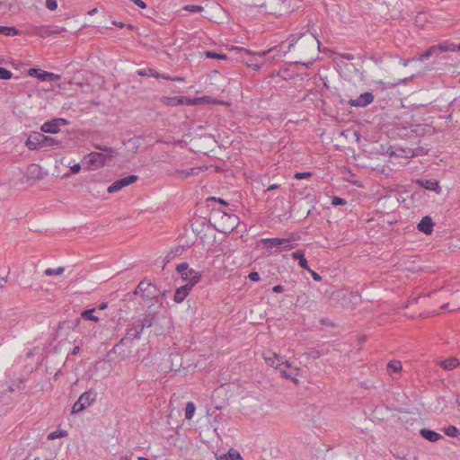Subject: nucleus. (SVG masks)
I'll use <instances>...</instances> for the list:
<instances>
[{"instance_id": "nucleus-1", "label": "nucleus", "mask_w": 460, "mask_h": 460, "mask_svg": "<svg viewBox=\"0 0 460 460\" xmlns=\"http://www.w3.org/2000/svg\"><path fill=\"white\" fill-rule=\"evenodd\" d=\"M320 42L311 33L302 34L296 40H291L288 44V51L294 52L295 63L308 66L314 60Z\"/></svg>"}, {"instance_id": "nucleus-2", "label": "nucleus", "mask_w": 460, "mask_h": 460, "mask_svg": "<svg viewBox=\"0 0 460 460\" xmlns=\"http://www.w3.org/2000/svg\"><path fill=\"white\" fill-rule=\"evenodd\" d=\"M98 148L102 152H91L86 156H84L83 160V163L85 165V169L87 171H94L102 168L110 163L117 155V152L113 148L101 146H98Z\"/></svg>"}, {"instance_id": "nucleus-3", "label": "nucleus", "mask_w": 460, "mask_h": 460, "mask_svg": "<svg viewBox=\"0 0 460 460\" xmlns=\"http://www.w3.org/2000/svg\"><path fill=\"white\" fill-rule=\"evenodd\" d=\"M269 13L285 15L293 13L300 6V0H268Z\"/></svg>"}, {"instance_id": "nucleus-4", "label": "nucleus", "mask_w": 460, "mask_h": 460, "mask_svg": "<svg viewBox=\"0 0 460 460\" xmlns=\"http://www.w3.org/2000/svg\"><path fill=\"white\" fill-rule=\"evenodd\" d=\"M134 295H141L145 300H152L160 295L157 287L146 279L141 280L133 292Z\"/></svg>"}, {"instance_id": "nucleus-5", "label": "nucleus", "mask_w": 460, "mask_h": 460, "mask_svg": "<svg viewBox=\"0 0 460 460\" xmlns=\"http://www.w3.org/2000/svg\"><path fill=\"white\" fill-rule=\"evenodd\" d=\"M96 397L97 393L93 389H90L83 393L78 400L74 403L71 413L77 414L83 411L96 401Z\"/></svg>"}, {"instance_id": "nucleus-6", "label": "nucleus", "mask_w": 460, "mask_h": 460, "mask_svg": "<svg viewBox=\"0 0 460 460\" xmlns=\"http://www.w3.org/2000/svg\"><path fill=\"white\" fill-rule=\"evenodd\" d=\"M294 237L292 238H266L262 239L261 242L266 249H270L273 247H278L282 244H287L283 247V250L288 251L296 246V243H290L292 241H295Z\"/></svg>"}, {"instance_id": "nucleus-7", "label": "nucleus", "mask_w": 460, "mask_h": 460, "mask_svg": "<svg viewBox=\"0 0 460 460\" xmlns=\"http://www.w3.org/2000/svg\"><path fill=\"white\" fill-rule=\"evenodd\" d=\"M141 333V328H139L137 324L135 323L134 325L127 329L125 337H123L119 341V342L114 346L113 349H116L118 347H119V345L126 344L128 342L131 343L135 340H138L140 338Z\"/></svg>"}, {"instance_id": "nucleus-8", "label": "nucleus", "mask_w": 460, "mask_h": 460, "mask_svg": "<svg viewBox=\"0 0 460 460\" xmlns=\"http://www.w3.org/2000/svg\"><path fill=\"white\" fill-rule=\"evenodd\" d=\"M201 170H202L201 167H192V168L184 169V170L171 169V170L167 171V175L171 178H174V179H178V180H185L188 177H190V175L198 174L199 172Z\"/></svg>"}, {"instance_id": "nucleus-9", "label": "nucleus", "mask_w": 460, "mask_h": 460, "mask_svg": "<svg viewBox=\"0 0 460 460\" xmlns=\"http://www.w3.org/2000/svg\"><path fill=\"white\" fill-rule=\"evenodd\" d=\"M263 358L265 361L272 367L276 369H281V365H285L286 367H290V364L288 360L283 361L282 358H280L278 354L275 352H272L270 350L266 351L263 354Z\"/></svg>"}, {"instance_id": "nucleus-10", "label": "nucleus", "mask_w": 460, "mask_h": 460, "mask_svg": "<svg viewBox=\"0 0 460 460\" xmlns=\"http://www.w3.org/2000/svg\"><path fill=\"white\" fill-rule=\"evenodd\" d=\"M137 180V175H134V174L128 175L125 178H122V179H119V180L114 181L111 185H110L108 187L107 191L109 193L116 192V191L121 190L122 188L134 183Z\"/></svg>"}, {"instance_id": "nucleus-11", "label": "nucleus", "mask_w": 460, "mask_h": 460, "mask_svg": "<svg viewBox=\"0 0 460 460\" xmlns=\"http://www.w3.org/2000/svg\"><path fill=\"white\" fill-rule=\"evenodd\" d=\"M46 140V136L40 133H35L34 135L30 136L26 142L25 146L30 150H36L39 148L44 147V141Z\"/></svg>"}, {"instance_id": "nucleus-12", "label": "nucleus", "mask_w": 460, "mask_h": 460, "mask_svg": "<svg viewBox=\"0 0 460 460\" xmlns=\"http://www.w3.org/2000/svg\"><path fill=\"white\" fill-rule=\"evenodd\" d=\"M45 176V172L42 171V168L35 164H30L27 168L26 172V180L30 181H40L42 180Z\"/></svg>"}, {"instance_id": "nucleus-13", "label": "nucleus", "mask_w": 460, "mask_h": 460, "mask_svg": "<svg viewBox=\"0 0 460 460\" xmlns=\"http://www.w3.org/2000/svg\"><path fill=\"white\" fill-rule=\"evenodd\" d=\"M374 101L372 93L367 92L359 95L357 99H350L349 104L353 107H366Z\"/></svg>"}, {"instance_id": "nucleus-14", "label": "nucleus", "mask_w": 460, "mask_h": 460, "mask_svg": "<svg viewBox=\"0 0 460 460\" xmlns=\"http://www.w3.org/2000/svg\"><path fill=\"white\" fill-rule=\"evenodd\" d=\"M66 124V121L64 119H57L51 121H47L41 126V130L46 133L56 134L59 131V124Z\"/></svg>"}, {"instance_id": "nucleus-15", "label": "nucleus", "mask_w": 460, "mask_h": 460, "mask_svg": "<svg viewBox=\"0 0 460 460\" xmlns=\"http://www.w3.org/2000/svg\"><path fill=\"white\" fill-rule=\"evenodd\" d=\"M181 277L182 280L187 281V284H191V286L194 287L200 280L201 272L190 268V270L182 273Z\"/></svg>"}, {"instance_id": "nucleus-16", "label": "nucleus", "mask_w": 460, "mask_h": 460, "mask_svg": "<svg viewBox=\"0 0 460 460\" xmlns=\"http://www.w3.org/2000/svg\"><path fill=\"white\" fill-rule=\"evenodd\" d=\"M191 284H185L175 290L174 293V301L176 303H181L185 299V297L189 295L190 291L192 289Z\"/></svg>"}, {"instance_id": "nucleus-17", "label": "nucleus", "mask_w": 460, "mask_h": 460, "mask_svg": "<svg viewBox=\"0 0 460 460\" xmlns=\"http://www.w3.org/2000/svg\"><path fill=\"white\" fill-rule=\"evenodd\" d=\"M438 364L445 370L450 371L460 366V361L457 358L451 357L444 360H440Z\"/></svg>"}, {"instance_id": "nucleus-18", "label": "nucleus", "mask_w": 460, "mask_h": 460, "mask_svg": "<svg viewBox=\"0 0 460 460\" xmlns=\"http://www.w3.org/2000/svg\"><path fill=\"white\" fill-rule=\"evenodd\" d=\"M420 434L421 435L422 438L430 442H436L443 438V436L440 435L439 433L429 429H421L420 430Z\"/></svg>"}, {"instance_id": "nucleus-19", "label": "nucleus", "mask_w": 460, "mask_h": 460, "mask_svg": "<svg viewBox=\"0 0 460 460\" xmlns=\"http://www.w3.org/2000/svg\"><path fill=\"white\" fill-rule=\"evenodd\" d=\"M416 183L429 190L439 191L440 190L439 183L436 180H417Z\"/></svg>"}, {"instance_id": "nucleus-20", "label": "nucleus", "mask_w": 460, "mask_h": 460, "mask_svg": "<svg viewBox=\"0 0 460 460\" xmlns=\"http://www.w3.org/2000/svg\"><path fill=\"white\" fill-rule=\"evenodd\" d=\"M245 4L251 8L262 9L265 13H269V1L268 0H244Z\"/></svg>"}, {"instance_id": "nucleus-21", "label": "nucleus", "mask_w": 460, "mask_h": 460, "mask_svg": "<svg viewBox=\"0 0 460 460\" xmlns=\"http://www.w3.org/2000/svg\"><path fill=\"white\" fill-rule=\"evenodd\" d=\"M431 21V16L424 12H420L415 17V23L421 29H424Z\"/></svg>"}, {"instance_id": "nucleus-22", "label": "nucleus", "mask_w": 460, "mask_h": 460, "mask_svg": "<svg viewBox=\"0 0 460 460\" xmlns=\"http://www.w3.org/2000/svg\"><path fill=\"white\" fill-rule=\"evenodd\" d=\"M434 224L432 218L429 216L424 217L421 221L418 224V230H432Z\"/></svg>"}, {"instance_id": "nucleus-23", "label": "nucleus", "mask_w": 460, "mask_h": 460, "mask_svg": "<svg viewBox=\"0 0 460 460\" xmlns=\"http://www.w3.org/2000/svg\"><path fill=\"white\" fill-rule=\"evenodd\" d=\"M391 155L409 159V158L413 157L415 155V153L411 149L405 150V149L400 148V149H396L395 151H392Z\"/></svg>"}, {"instance_id": "nucleus-24", "label": "nucleus", "mask_w": 460, "mask_h": 460, "mask_svg": "<svg viewBox=\"0 0 460 460\" xmlns=\"http://www.w3.org/2000/svg\"><path fill=\"white\" fill-rule=\"evenodd\" d=\"M95 308L86 309L81 313V318L87 321L98 322L99 317L94 315Z\"/></svg>"}, {"instance_id": "nucleus-25", "label": "nucleus", "mask_w": 460, "mask_h": 460, "mask_svg": "<svg viewBox=\"0 0 460 460\" xmlns=\"http://www.w3.org/2000/svg\"><path fill=\"white\" fill-rule=\"evenodd\" d=\"M153 319L154 315L147 314L141 321L137 323V324L139 328H141V331L143 332L145 328H149L153 325Z\"/></svg>"}, {"instance_id": "nucleus-26", "label": "nucleus", "mask_w": 460, "mask_h": 460, "mask_svg": "<svg viewBox=\"0 0 460 460\" xmlns=\"http://www.w3.org/2000/svg\"><path fill=\"white\" fill-rule=\"evenodd\" d=\"M433 47L436 49V53L456 51V44H438L433 45Z\"/></svg>"}, {"instance_id": "nucleus-27", "label": "nucleus", "mask_w": 460, "mask_h": 460, "mask_svg": "<svg viewBox=\"0 0 460 460\" xmlns=\"http://www.w3.org/2000/svg\"><path fill=\"white\" fill-rule=\"evenodd\" d=\"M179 100H180V104H183V105H198V104H201V100L202 99H190L189 97H186V96H179Z\"/></svg>"}, {"instance_id": "nucleus-28", "label": "nucleus", "mask_w": 460, "mask_h": 460, "mask_svg": "<svg viewBox=\"0 0 460 460\" xmlns=\"http://www.w3.org/2000/svg\"><path fill=\"white\" fill-rule=\"evenodd\" d=\"M434 54H436V49L433 46H430L425 52L420 54L416 59L423 62Z\"/></svg>"}, {"instance_id": "nucleus-29", "label": "nucleus", "mask_w": 460, "mask_h": 460, "mask_svg": "<svg viewBox=\"0 0 460 460\" xmlns=\"http://www.w3.org/2000/svg\"><path fill=\"white\" fill-rule=\"evenodd\" d=\"M195 404L192 402H188L185 406V418L187 420H191L195 413Z\"/></svg>"}, {"instance_id": "nucleus-30", "label": "nucleus", "mask_w": 460, "mask_h": 460, "mask_svg": "<svg viewBox=\"0 0 460 460\" xmlns=\"http://www.w3.org/2000/svg\"><path fill=\"white\" fill-rule=\"evenodd\" d=\"M19 31L15 27L0 26V34L6 36H15Z\"/></svg>"}, {"instance_id": "nucleus-31", "label": "nucleus", "mask_w": 460, "mask_h": 460, "mask_svg": "<svg viewBox=\"0 0 460 460\" xmlns=\"http://www.w3.org/2000/svg\"><path fill=\"white\" fill-rule=\"evenodd\" d=\"M387 369L389 372H400L402 370V363L398 360H391L387 364Z\"/></svg>"}, {"instance_id": "nucleus-32", "label": "nucleus", "mask_w": 460, "mask_h": 460, "mask_svg": "<svg viewBox=\"0 0 460 460\" xmlns=\"http://www.w3.org/2000/svg\"><path fill=\"white\" fill-rule=\"evenodd\" d=\"M137 75L140 76H153V77H156V78L163 76V75H160L158 73L155 72L151 68L138 70Z\"/></svg>"}, {"instance_id": "nucleus-33", "label": "nucleus", "mask_w": 460, "mask_h": 460, "mask_svg": "<svg viewBox=\"0 0 460 460\" xmlns=\"http://www.w3.org/2000/svg\"><path fill=\"white\" fill-rule=\"evenodd\" d=\"M444 432L446 435L451 438H456L458 437V435H460V431L458 430V429L452 425L448 426L447 428H445Z\"/></svg>"}, {"instance_id": "nucleus-34", "label": "nucleus", "mask_w": 460, "mask_h": 460, "mask_svg": "<svg viewBox=\"0 0 460 460\" xmlns=\"http://www.w3.org/2000/svg\"><path fill=\"white\" fill-rule=\"evenodd\" d=\"M45 74H46V71H42V70H40V69H39V68H30V69L28 70V75H29L30 76H35V77H37L38 79H40V81H45V79H43V78L41 77V76H42L43 75H45Z\"/></svg>"}, {"instance_id": "nucleus-35", "label": "nucleus", "mask_w": 460, "mask_h": 460, "mask_svg": "<svg viewBox=\"0 0 460 460\" xmlns=\"http://www.w3.org/2000/svg\"><path fill=\"white\" fill-rule=\"evenodd\" d=\"M333 136H334V138L336 141L342 142V138H347L349 136H351V135H350V130L347 129V130H339V131L335 132Z\"/></svg>"}, {"instance_id": "nucleus-36", "label": "nucleus", "mask_w": 460, "mask_h": 460, "mask_svg": "<svg viewBox=\"0 0 460 460\" xmlns=\"http://www.w3.org/2000/svg\"><path fill=\"white\" fill-rule=\"evenodd\" d=\"M179 96L174 97H164L163 98V103L168 106H176L180 104Z\"/></svg>"}, {"instance_id": "nucleus-37", "label": "nucleus", "mask_w": 460, "mask_h": 460, "mask_svg": "<svg viewBox=\"0 0 460 460\" xmlns=\"http://www.w3.org/2000/svg\"><path fill=\"white\" fill-rule=\"evenodd\" d=\"M236 49H238L241 54L244 53L246 55H255V56H259V57H264V56H266L270 51V49H269V50H264V51H261V52L254 53V52H252L249 49H243V48H236Z\"/></svg>"}, {"instance_id": "nucleus-38", "label": "nucleus", "mask_w": 460, "mask_h": 460, "mask_svg": "<svg viewBox=\"0 0 460 460\" xmlns=\"http://www.w3.org/2000/svg\"><path fill=\"white\" fill-rule=\"evenodd\" d=\"M13 0H0V13H4L10 10Z\"/></svg>"}, {"instance_id": "nucleus-39", "label": "nucleus", "mask_w": 460, "mask_h": 460, "mask_svg": "<svg viewBox=\"0 0 460 460\" xmlns=\"http://www.w3.org/2000/svg\"><path fill=\"white\" fill-rule=\"evenodd\" d=\"M65 270V268L64 267H58L57 269H47L45 270V275L46 276H53V275H61Z\"/></svg>"}, {"instance_id": "nucleus-40", "label": "nucleus", "mask_w": 460, "mask_h": 460, "mask_svg": "<svg viewBox=\"0 0 460 460\" xmlns=\"http://www.w3.org/2000/svg\"><path fill=\"white\" fill-rule=\"evenodd\" d=\"M67 435V432L66 430H59V431H54L49 434L48 439L53 440L58 438H64Z\"/></svg>"}, {"instance_id": "nucleus-41", "label": "nucleus", "mask_w": 460, "mask_h": 460, "mask_svg": "<svg viewBox=\"0 0 460 460\" xmlns=\"http://www.w3.org/2000/svg\"><path fill=\"white\" fill-rule=\"evenodd\" d=\"M228 460H243L240 453L234 448H231L227 453Z\"/></svg>"}, {"instance_id": "nucleus-42", "label": "nucleus", "mask_w": 460, "mask_h": 460, "mask_svg": "<svg viewBox=\"0 0 460 460\" xmlns=\"http://www.w3.org/2000/svg\"><path fill=\"white\" fill-rule=\"evenodd\" d=\"M41 77L45 79V81H57L59 80L61 76L54 73L46 72V74L43 75Z\"/></svg>"}, {"instance_id": "nucleus-43", "label": "nucleus", "mask_w": 460, "mask_h": 460, "mask_svg": "<svg viewBox=\"0 0 460 460\" xmlns=\"http://www.w3.org/2000/svg\"><path fill=\"white\" fill-rule=\"evenodd\" d=\"M13 74L11 71L5 69L4 67L0 66V79L8 80L11 79Z\"/></svg>"}, {"instance_id": "nucleus-44", "label": "nucleus", "mask_w": 460, "mask_h": 460, "mask_svg": "<svg viewBox=\"0 0 460 460\" xmlns=\"http://www.w3.org/2000/svg\"><path fill=\"white\" fill-rule=\"evenodd\" d=\"M59 145H60V141H58L50 137H46V140L44 141V147L59 146Z\"/></svg>"}, {"instance_id": "nucleus-45", "label": "nucleus", "mask_w": 460, "mask_h": 460, "mask_svg": "<svg viewBox=\"0 0 460 460\" xmlns=\"http://www.w3.org/2000/svg\"><path fill=\"white\" fill-rule=\"evenodd\" d=\"M291 257H292L294 260L298 261V262H299V261H300V260H302L303 258H305V250H302V249L296 250V252H294L291 254Z\"/></svg>"}, {"instance_id": "nucleus-46", "label": "nucleus", "mask_w": 460, "mask_h": 460, "mask_svg": "<svg viewBox=\"0 0 460 460\" xmlns=\"http://www.w3.org/2000/svg\"><path fill=\"white\" fill-rule=\"evenodd\" d=\"M206 57L210 58H218V59H226V56L224 54H217L212 51H206L205 52Z\"/></svg>"}, {"instance_id": "nucleus-47", "label": "nucleus", "mask_w": 460, "mask_h": 460, "mask_svg": "<svg viewBox=\"0 0 460 460\" xmlns=\"http://www.w3.org/2000/svg\"><path fill=\"white\" fill-rule=\"evenodd\" d=\"M307 358L316 359L320 357V352L316 349H311L304 354Z\"/></svg>"}, {"instance_id": "nucleus-48", "label": "nucleus", "mask_w": 460, "mask_h": 460, "mask_svg": "<svg viewBox=\"0 0 460 460\" xmlns=\"http://www.w3.org/2000/svg\"><path fill=\"white\" fill-rule=\"evenodd\" d=\"M188 270H190L189 264L187 262H182L179 264L176 267V270L182 275V273H185Z\"/></svg>"}, {"instance_id": "nucleus-49", "label": "nucleus", "mask_w": 460, "mask_h": 460, "mask_svg": "<svg viewBox=\"0 0 460 460\" xmlns=\"http://www.w3.org/2000/svg\"><path fill=\"white\" fill-rule=\"evenodd\" d=\"M184 9L187 11L192 12V13H198V12H201L203 10V7L201 5L190 4V5H186L184 7Z\"/></svg>"}, {"instance_id": "nucleus-50", "label": "nucleus", "mask_w": 460, "mask_h": 460, "mask_svg": "<svg viewBox=\"0 0 460 460\" xmlns=\"http://www.w3.org/2000/svg\"><path fill=\"white\" fill-rule=\"evenodd\" d=\"M46 7L50 11L56 10L58 8V1L57 0H46Z\"/></svg>"}, {"instance_id": "nucleus-51", "label": "nucleus", "mask_w": 460, "mask_h": 460, "mask_svg": "<svg viewBox=\"0 0 460 460\" xmlns=\"http://www.w3.org/2000/svg\"><path fill=\"white\" fill-rule=\"evenodd\" d=\"M198 99H202L201 103H220V104L223 103V102H217L216 100H213L209 96L199 97Z\"/></svg>"}, {"instance_id": "nucleus-52", "label": "nucleus", "mask_w": 460, "mask_h": 460, "mask_svg": "<svg viewBox=\"0 0 460 460\" xmlns=\"http://www.w3.org/2000/svg\"><path fill=\"white\" fill-rule=\"evenodd\" d=\"M312 172H296L295 174V178L297 180L305 179L311 177Z\"/></svg>"}, {"instance_id": "nucleus-53", "label": "nucleus", "mask_w": 460, "mask_h": 460, "mask_svg": "<svg viewBox=\"0 0 460 460\" xmlns=\"http://www.w3.org/2000/svg\"><path fill=\"white\" fill-rule=\"evenodd\" d=\"M346 203L347 202L345 199L339 198V197H334L332 201V204L334 206L345 205Z\"/></svg>"}, {"instance_id": "nucleus-54", "label": "nucleus", "mask_w": 460, "mask_h": 460, "mask_svg": "<svg viewBox=\"0 0 460 460\" xmlns=\"http://www.w3.org/2000/svg\"><path fill=\"white\" fill-rule=\"evenodd\" d=\"M248 278L252 281H259L261 279L260 274L257 271L251 272Z\"/></svg>"}, {"instance_id": "nucleus-55", "label": "nucleus", "mask_w": 460, "mask_h": 460, "mask_svg": "<svg viewBox=\"0 0 460 460\" xmlns=\"http://www.w3.org/2000/svg\"><path fill=\"white\" fill-rule=\"evenodd\" d=\"M298 265H299L302 269H304V270H307V271H308V270H310V268H309V266H308V262H307V261H306V259H305V258H303L302 260H300V261L298 262Z\"/></svg>"}, {"instance_id": "nucleus-56", "label": "nucleus", "mask_w": 460, "mask_h": 460, "mask_svg": "<svg viewBox=\"0 0 460 460\" xmlns=\"http://www.w3.org/2000/svg\"><path fill=\"white\" fill-rule=\"evenodd\" d=\"M308 272L311 274V276L313 277V279L315 281H320L322 279V277L317 272L314 271L313 270L310 269V270H308Z\"/></svg>"}, {"instance_id": "nucleus-57", "label": "nucleus", "mask_w": 460, "mask_h": 460, "mask_svg": "<svg viewBox=\"0 0 460 460\" xmlns=\"http://www.w3.org/2000/svg\"><path fill=\"white\" fill-rule=\"evenodd\" d=\"M70 170L73 173H78L81 170L80 164H75L70 166Z\"/></svg>"}, {"instance_id": "nucleus-58", "label": "nucleus", "mask_w": 460, "mask_h": 460, "mask_svg": "<svg viewBox=\"0 0 460 460\" xmlns=\"http://www.w3.org/2000/svg\"><path fill=\"white\" fill-rule=\"evenodd\" d=\"M272 291L274 293H282L284 291V287L281 285H276L272 288Z\"/></svg>"}, {"instance_id": "nucleus-59", "label": "nucleus", "mask_w": 460, "mask_h": 460, "mask_svg": "<svg viewBox=\"0 0 460 460\" xmlns=\"http://www.w3.org/2000/svg\"><path fill=\"white\" fill-rule=\"evenodd\" d=\"M350 135L355 137L356 142H359V140H360V134L358 131L350 130Z\"/></svg>"}, {"instance_id": "nucleus-60", "label": "nucleus", "mask_w": 460, "mask_h": 460, "mask_svg": "<svg viewBox=\"0 0 460 460\" xmlns=\"http://www.w3.org/2000/svg\"><path fill=\"white\" fill-rule=\"evenodd\" d=\"M135 4H136L138 7H140L141 9H145V8L146 7V4H145V2H144V1H142V0H136V1H135Z\"/></svg>"}, {"instance_id": "nucleus-61", "label": "nucleus", "mask_w": 460, "mask_h": 460, "mask_svg": "<svg viewBox=\"0 0 460 460\" xmlns=\"http://www.w3.org/2000/svg\"><path fill=\"white\" fill-rule=\"evenodd\" d=\"M217 460H228L227 454L216 455Z\"/></svg>"}, {"instance_id": "nucleus-62", "label": "nucleus", "mask_w": 460, "mask_h": 460, "mask_svg": "<svg viewBox=\"0 0 460 460\" xmlns=\"http://www.w3.org/2000/svg\"><path fill=\"white\" fill-rule=\"evenodd\" d=\"M246 65L249 66V67H252V69L254 70H259L261 68V65H258V64H250V63H246Z\"/></svg>"}, {"instance_id": "nucleus-63", "label": "nucleus", "mask_w": 460, "mask_h": 460, "mask_svg": "<svg viewBox=\"0 0 460 460\" xmlns=\"http://www.w3.org/2000/svg\"><path fill=\"white\" fill-rule=\"evenodd\" d=\"M170 260H171V256H170V255H167V256L164 258V263H163V266H162L163 270L164 269V267H165L166 263H168V262L170 261Z\"/></svg>"}, {"instance_id": "nucleus-64", "label": "nucleus", "mask_w": 460, "mask_h": 460, "mask_svg": "<svg viewBox=\"0 0 460 460\" xmlns=\"http://www.w3.org/2000/svg\"><path fill=\"white\" fill-rule=\"evenodd\" d=\"M415 59H416V58L407 59V60H403V61H402L401 63H402V65L403 66H407L410 64V62H411V61H413V60H415Z\"/></svg>"}]
</instances>
